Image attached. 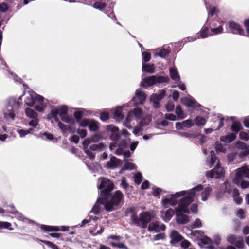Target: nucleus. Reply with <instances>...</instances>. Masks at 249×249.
Wrapping results in <instances>:
<instances>
[{"label": "nucleus", "mask_w": 249, "mask_h": 249, "mask_svg": "<svg viewBox=\"0 0 249 249\" xmlns=\"http://www.w3.org/2000/svg\"><path fill=\"white\" fill-rule=\"evenodd\" d=\"M203 189V186L199 184L188 190H183L168 195L166 197L162 199V206L167 209L169 205L174 207L178 204L175 208L176 221L179 224H186L189 222V218L183 213H196L197 204L193 203L190 207L189 206L194 201L196 192L201 191Z\"/></svg>", "instance_id": "f257e3e1"}, {"label": "nucleus", "mask_w": 249, "mask_h": 249, "mask_svg": "<svg viewBox=\"0 0 249 249\" xmlns=\"http://www.w3.org/2000/svg\"><path fill=\"white\" fill-rule=\"evenodd\" d=\"M22 96H20L18 101L14 97H10L6 100L5 107L3 110V117L6 120H14L15 111L18 109L20 105L19 100H22Z\"/></svg>", "instance_id": "f03ea898"}, {"label": "nucleus", "mask_w": 249, "mask_h": 249, "mask_svg": "<svg viewBox=\"0 0 249 249\" xmlns=\"http://www.w3.org/2000/svg\"><path fill=\"white\" fill-rule=\"evenodd\" d=\"M130 219L133 224L142 228L147 227L148 224L154 217L153 213L151 212H143L138 217L132 208L130 209Z\"/></svg>", "instance_id": "7ed1b4c3"}, {"label": "nucleus", "mask_w": 249, "mask_h": 249, "mask_svg": "<svg viewBox=\"0 0 249 249\" xmlns=\"http://www.w3.org/2000/svg\"><path fill=\"white\" fill-rule=\"evenodd\" d=\"M211 158L210 161L208 163V165L210 168H212L214 166L215 167L211 171L206 173V176L208 178H219L223 176L224 174L223 169L220 167L219 160L217 158L213 150L210 152Z\"/></svg>", "instance_id": "20e7f679"}, {"label": "nucleus", "mask_w": 249, "mask_h": 249, "mask_svg": "<svg viewBox=\"0 0 249 249\" xmlns=\"http://www.w3.org/2000/svg\"><path fill=\"white\" fill-rule=\"evenodd\" d=\"M123 199V194L119 190L116 191L105 199V209L108 212L117 209Z\"/></svg>", "instance_id": "39448f33"}, {"label": "nucleus", "mask_w": 249, "mask_h": 249, "mask_svg": "<svg viewBox=\"0 0 249 249\" xmlns=\"http://www.w3.org/2000/svg\"><path fill=\"white\" fill-rule=\"evenodd\" d=\"M82 146L86 154L91 160H93L95 156L94 151H101L106 147V144L103 142L90 144V141L89 138L84 140Z\"/></svg>", "instance_id": "423d86ee"}, {"label": "nucleus", "mask_w": 249, "mask_h": 249, "mask_svg": "<svg viewBox=\"0 0 249 249\" xmlns=\"http://www.w3.org/2000/svg\"><path fill=\"white\" fill-rule=\"evenodd\" d=\"M244 178H249V167L248 166H243L236 169L233 180L235 184L240 185L242 188L245 189L249 186V182L243 180Z\"/></svg>", "instance_id": "0eeeda50"}, {"label": "nucleus", "mask_w": 249, "mask_h": 249, "mask_svg": "<svg viewBox=\"0 0 249 249\" xmlns=\"http://www.w3.org/2000/svg\"><path fill=\"white\" fill-rule=\"evenodd\" d=\"M99 181L100 184L98 188L101 190V195L105 197L113 189L114 185L111 181L106 178H100Z\"/></svg>", "instance_id": "6e6552de"}, {"label": "nucleus", "mask_w": 249, "mask_h": 249, "mask_svg": "<svg viewBox=\"0 0 249 249\" xmlns=\"http://www.w3.org/2000/svg\"><path fill=\"white\" fill-rule=\"evenodd\" d=\"M117 145V148L115 150V154L117 155H122L124 151L128 148L127 140L125 138H122L117 142L110 143L109 148L110 150H114Z\"/></svg>", "instance_id": "1a4fd4ad"}, {"label": "nucleus", "mask_w": 249, "mask_h": 249, "mask_svg": "<svg viewBox=\"0 0 249 249\" xmlns=\"http://www.w3.org/2000/svg\"><path fill=\"white\" fill-rule=\"evenodd\" d=\"M146 98L145 93L139 89H137L135 92V97H134L131 101L127 104L123 105V107H129L133 104L135 106H137L138 104L142 105Z\"/></svg>", "instance_id": "9d476101"}, {"label": "nucleus", "mask_w": 249, "mask_h": 249, "mask_svg": "<svg viewBox=\"0 0 249 249\" xmlns=\"http://www.w3.org/2000/svg\"><path fill=\"white\" fill-rule=\"evenodd\" d=\"M58 108L59 110V116L63 121L71 125H74L75 124V121L74 119L70 117L67 114L68 108L67 106L63 105Z\"/></svg>", "instance_id": "9b49d317"}, {"label": "nucleus", "mask_w": 249, "mask_h": 249, "mask_svg": "<svg viewBox=\"0 0 249 249\" xmlns=\"http://www.w3.org/2000/svg\"><path fill=\"white\" fill-rule=\"evenodd\" d=\"M107 130L108 131H110V139L114 142H117L122 138L120 135V132L118 127L112 125H109L107 126Z\"/></svg>", "instance_id": "f8f14e48"}, {"label": "nucleus", "mask_w": 249, "mask_h": 249, "mask_svg": "<svg viewBox=\"0 0 249 249\" xmlns=\"http://www.w3.org/2000/svg\"><path fill=\"white\" fill-rule=\"evenodd\" d=\"M165 225L163 224L160 223L158 221L149 223L148 226V230L151 232H159L160 231H165Z\"/></svg>", "instance_id": "ddd939ff"}, {"label": "nucleus", "mask_w": 249, "mask_h": 249, "mask_svg": "<svg viewBox=\"0 0 249 249\" xmlns=\"http://www.w3.org/2000/svg\"><path fill=\"white\" fill-rule=\"evenodd\" d=\"M181 101L182 103L186 107H190L194 109H197L200 107V105L191 96L182 98Z\"/></svg>", "instance_id": "4468645a"}, {"label": "nucleus", "mask_w": 249, "mask_h": 249, "mask_svg": "<svg viewBox=\"0 0 249 249\" xmlns=\"http://www.w3.org/2000/svg\"><path fill=\"white\" fill-rule=\"evenodd\" d=\"M229 26L230 30L233 34H238L240 35H243L244 33V30L238 23L231 21L229 22Z\"/></svg>", "instance_id": "2eb2a0df"}, {"label": "nucleus", "mask_w": 249, "mask_h": 249, "mask_svg": "<svg viewBox=\"0 0 249 249\" xmlns=\"http://www.w3.org/2000/svg\"><path fill=\"white\" fill-rule=\"evenodd\" d=\"M194 121L191 119H187L182 122L176 123V128L177 130H184L185 128H190L194 125Z\"/></svg>", "instance_id": "dca6fc26"}, {"label": "nucleus", "mask_w": 249, "mask_h": 249, "mask_svg": "<svg viewBox=\"0 0 249 249\" xmlns=\"http://www.w3.org/2000/svg\"><path fill=\"white\" fill-rule=\"evenodd\" d=\"M142 109L140 108H134L133 110V112L130 111L128 112L127 117L125 120V123L126 125H128L130 124V117L132 116V114H134L135 116L138 118L140 119L142 117Z\"/></svg>", "instance_id": "f3484780"}, {"label": "nucleus", "mask_w": 249, "mask_h": 249, "mask_svg": "<svg viewBox=\"0 0 249 249\" xmlns=\"http://www.w3.org/2000/svg\"><path fill=\"white\" fill-rule=\"evenodd\" d=\"M105 198L104 197H99L97 200L96 203L93 206L90 213L95 215H97L100 213L101 210V205H104L105 206Z\"/></svg>", "instance_id": "a211bd4d"}, {"label": "nucleus", "mask_w": 249, "mask_h": 249, "mask_svg": "<svg viewBox=\"0 0 249 249\" xmlns=\"http://www.w3.org/2000/svg\"><path fill=\"white\" fill-rule=\"evenodd\" d=\"M122 163L120 160L115 156H111L110 160L107 162L106 167L108 169H114L119 166Z\"/></svg>", "instance_id": "6ab92c4d"}, {"label": "nucleus", "mask_w": 249, "mask_h": 249, "mask_svg": "<svg viewBox=\"0 0 249 249\" xmlns=\"http://www.w3.org/2000/svg\"><path fill=\"white\" fill-rule=\"evenodd\" d=\"M90 113L89 111L84 108H79L75 109V111L73 113V116L78 122L81 120L83 116H88Z\"/></svg>", "instance_id": "aec40b11"}, {"label": "nucleus", "mask_w": 249, "mask_h": 249, "mask_svg": "<svg viewBox=\"0 0 249 249\" xmlns=\"http://www.w3.org/2000/svg\"><path fill=\"white\" fill-rule=\"evenodd\" d=\"M175 213V210L169 208L165 212H161V216L162 220L165 222H169Z\"/></svg>", "instance_id": "412c9836"}, {"label": "nucleus", "mask_w": 249, "mask_h": 249, "mask_svg": "<svg viewBox=\"0 0 249 249\" xmlns=\"http://www.w3.org/2000/svg\"><path fill=\"white\" fill-rule=\"evenodd\" d=\"M170 243L175 244L181 241L183 237L176 231L172 230L170 234Z\"/></svg>", "instance_id": "4be33fe9"}, {"label": "nucleus", "mask_w": 249, "mask_h": 249, "mask_svg": "<svg viewBox=\"0 0 249 249\" xmlns=\"http://www.w3.org/2000/svg\"><path fill=\"white\" fill-rule=\"evenodd\" d=\"M154 84H156L155 75L143 78L141 83V85L143 88H145L146 86H152Z\"/></svg>", "instance_id": "5701e85b"}, {"label": "nucleus", "mask_w": 249, "mask_h": 249, "mask_svg": "<svg viewBox=\"0 0 249 249\" xmlns=\"http://www.w3.org/2000/svg\"><path fill=\"white\" fill-rule=\"evenodd\" d=\"M35 93H24L23 96H24V102L28 106H32L35 104L34 96Z\"/></svg>", "instance_id": "b1692460"}, {"label": "nucleus", "mask_w": 249, "mask_h": 249, "mask_svg": "<svg viewBox=\"0 0 249 249\" xmlns=\"http://www.w3.org/2000/svg\"><path fill=\"white\" fill-rule=\"evenodd\" d=\"M169 73L171 78L174 81L175 83H179L180 78V75L176 68L170 67Z\"/></svg>", "instance_id": "393cba45"}, {"label": "nucleus", "mask_w": 249, "mask_h": 249, "mask_svg": "<svg viewBox=\"0 0 249 249\" xmlns=\"http://www.w3.org/2000/svg\"><path fill=\"white\" fill-rule=\"evenodd\" d=\"M236 138V134L233 133H229L225 136H221L220 140L226 143H228L234 141Z\"/></svg>", "instance_id": "a878e982"}, {"label": "nucleus", "mask_w": 249, "mask_h": 249, "mask_svg": "<svg viewBox=\"0 0 249 249\" xmlns=\"http://www.w3.org/2000/svg\"><path fill=\"white\" fill-rule=\"evenodd\" d=\"M211 36V33L209 32L208 27L204 26L200 30V32L197 34V38H205Z\"/></svg>", "instance_id": "bb28decb"}, {"label": "nucleus", "mask_w": 249, "mask_h": 249, "mask_svg": "<svg viewBox=\"0 0 249 249\" xmlns=\"http://www.w3.org/2000/svg\"><path fill=\"white\" fill-rule=\"evenodd\" d=\"M59 115V110L57 107H54L51 109L50 113L47 115V119L51 120L52 119H54L56 122L59 121L58 117Z\"/></svg>", "instance_id": "cd10ccee"}, {"label": "nucleus", "mask_w": 249, "mask_h": 249, "mask_svg": "<svg viewBox=\"0 0 249 249\" xmlns=\"http://www.w3.org/2000/svg\"><path fill=\"white\" fill-rule=\"evenodd\" d=\"M142 71L144 72L153 73L154 72L155 68L153 64H145L142 62Z\"/></svg>", "instance_id": "c85d7f7f"}, {"label": "nucleus", "mask_w": 249, "mask_h": 249, "mask_svg": "<svg viewBox=\"0 0 249 249\" xmlns=\"http://www.w3.org/2000/svg\"><path fill=\"white\" fill-rule=\"evenodd\" d=\"M88 127L90 131L95 132L97 131L99 128L98 122L93 119L90 120Z\"/></svg>", "instance_id": "c756f323"}, {"label": "nucleus", "mask_w": 249, "mask_h": 249, "mask_svg": "<svg viewBox=\"0 0 249 249\" xmlns=\"http://www.w3.org/2000/svg\"><path fill=\"white\" fill-rule=\"evenodd\" d=\"M40 228L44 231H60L58 226L41 225Z\"/></svg>", "instance_id": "7c9ffc66"}, {"label": "nucleus", "mask_w": 249, "mask_h": 249, "mask_svg": "<svg viewBox=\"0 0 249 249\" xmlns=\"http://www.w3.org/2000/svg\"><path fill=\"white\" fill-rule=\"evenodd\" d=\"M170 81V78L168 76L155 75V83H168Z\"/></svg>", "instance_id": "2f4dec72"}, {"label": "nucleus", "mask_w": 249, "mask_h": 249, "mask_svg": "<svg viewBox=\"0 0 249 249\" xmlns=\"http://www.w3.org/2000/svg\"><path fill=\"white\" fill-rule=\"evenodd\" d=\"M242 129L241 123L239 122L236 121L232 123L231 126V130L233 133L236 135Z\"/></svg>", "instance_id": "473e14b6"}, {"label": "nucleus", "mask_w": 249, "mask_h": 249, "mask_svg": "<svg viewBox=\"0 0 249 249\" xmlns=\"http://www.w3.org/2000/svg\"><path fill=\"white\" fill-rule=\"evenodd\" d=\"M200 243L203 246H206V247L209 249H212L213 248L212 240L210 238L207 236H203L201 238L200 240Z\"/></svg>", "instance_id": "72a5a7b5"}, {"label": "nucleus", "mask_w": 249, "mask_h": 249, "mask_svg": "<svg viewBox=\"0 0 249 249\" xmlns=\"http://www.w3.org/2000/svg\"><path fill=\"white\" fill-rule=\"evenodd\" d=\"M122 107H124L123 105L122 107H118L116 108L113 114V117L115 119L119 120L123 119L124 115L122 113Z\"/></svg>", "instance_id": "f704fd0d"}, {"label": "nucleus", "mask_w": 249, "mask_h": 249, "mask_svg": "<svg viewBox=\"0 0 249 249\" xmlns=\"http://www.w3.org/2000/svg\"><path fill=\"white\" fill-rule=\"evenodd\" d=\"M176 133L182 137H185L189 140L193 141L196 138V135L193 133H190L188 132H176Z\"/></svg>", "instance_id": "c9c22d12"}, {"label": "nucleus", "mask_w": 249, "mask_h": 249, "mask_svg": "<svg viewBox=\"0 0 249 249\" xmlns=\"http://www.w3.org/2000/svg\"><path fill=\"white\" fill-rule=\"evenodd\" d=\"M212 189L210 187L208 186L206 187L204 191L201 193V200L203 201H205L208 199L209 195L211 194Z\"/></svg>", "instance_id": "e433bc0d"}, {"label": "nucleus", "mask_w": 249, "mask_h": 249, "mask_svg": "<svg viewBox=\"0 0 249 249\" xmlns=\"http://www.w3.org/2000/svg\"><path fill=\"white\" fill-rule=\"evenodd\" d=\"M26 115L30 118H35L38 117L37 113L33 109L30 108H26L25 110Z\"/></svg>", "instance_id": "4c0bfd02"}, {"label": "nucleus", "mask_w": 249, "mask_h": 249, "mask_svg": "<svg viewBox=\"0 0 249 249\" xmlns=\"http://www.w3.org/2000/svg\"><path fill=\"white\" fill-rule=\"evenodd\" d=\"M158 53H156V54L162 58H165L166 56L170 53V50L169 49H166L164 48L159 49Z\"/></svg>", "instance_id": "58836bf2"}, {"label": "nucleus", "mask_w": 249, "mask_h": 249, "mask_svg": "<svg viewBox=\"0 0 249 249\" xmlns=\"http://www.w3.org/2000/svg\"><path fill=\"white\" fill-rule=\"evenodd\" d=\"M17 131L19 134V136L21 138H23L29 134H32L34 131V129L32 128H30L27 130L18 129Z\"/></svg>", "instance_id": "ea45409f"}, {"label": "nucleus", "mask_w": 249, "mask_h": 249, "mask_svg": "<svg viewBox=\"0 0 249 249\" xmlns=\"http://www.w3.org/2000/svg\"><path fill=\"white\" fill-rule=\"evenodd\" d=\"M193 121L194 123L195 122V124L198 126H203L206 123V120L205 119L200 116L196 117Z\"/></svg>", "instance_id": "a19ab883"}, {"label": "nucleus", "mask_w": 249, "mask_h": 249, "mask_svg": "<svg viewBox=\"0 0 249 249\" xmlns=\"http://www.w3.org/2000/svg\"><path fill=\"white\" fill-rule=\"evenodd\" d=\"M160 100L156 98V95H151L150 97V102L152 103L155 108H159L160 107V104L159 102Z\"/></svg>", "instance_id": "79ce46f5"}, {"label": "nucleus", "mask_w": 249, "mask_h": 249, "mask_svg": "<svg viewBox=\"0 0 249 249\" xmlns=\"http://www.w3.org/2000/svg\"><path fill=\"white\" fill-rule=\"evenodd\" d=\"M175 113L180 119L185 118L184 112L182 111L180 105H177L176 107Z\"/></svg>", "instance_id": "37998d69"}, {"label": "nucleus", "mask_w": 249, "mask_h": 249, "mask_svg": "<svg viewBox=\"0 0 249 249\" xmlns=\"http://www.w3.org/2000/svg\"><path fill=\"white\" fill-rule=\"evenodd\" d=\"M211 36L221 34L222 33H223V27L222 25H220L217 28H212L211 29Z\"/></svg>", "instance_id": "c03bdc74"}, {"label": "nucleus", "mask_w": 249, "mask_h": 249, "mask_svg": "<svg viewBox=\"0 0 249 249\" xmlns=\"http://www.w3.org/2000/svg\"><path fill=\"white\" fill-rule=\"evenodd\" d=\"M215 149L217 153H225L226 151L225 148L223 147V145L219 142H215Z\"/></svg>", "instance_id": "a18cd8bd"}, {"label": "nucleus", "mask_w": 249, "mask_h": 249, "mask_svg": "<svg viewBox=\"0 0 249 249\" xmlns=\"http://www.w3.org/2000/svg\"><path fill=\"white\" fill-rule=\"evenodd\" d=\"M10 213L14 214L15 217L19 220L24 221L25 219L24 216L20 213L17 211L13 210L11 211Z\"/></svg>", "instance_id": "49530a36"}, {"label": "nucleus", "mask_w": 249, "mask_h": 249, "mask_svg": "<svg viewBox=\"0 0 249 249\" xmlns=\"http://www.w3.org/2000/svg\"><path fill=\"white\" fill-rule=\"evenodd\" d=\"M124 161H125V164L121 170L120 172L124 170H132L135 168L134 164L130 162H126L125 159Z\"/></svg>", "instance_id": "de8ad7c7"}, {"label": "nucleus", "mask_w": 249, "mask_h": 249, "mask_svg": "<svg viewBox=\"0 0 249 249\" xmlns=\"http://www.w3.org/2000/svg\"><path fill=\"white\" fill-rule=\"evenodd\" d=\"M58 123V126L62 130L63 133H67L69 129L68 125L62 123L60 121L57 122Z\"/></svg>", "instance_id": "09e8293b"}, {"label": "nucleus", "mask_w": 249, "mask_h": 249, "mask_svg": "<svg viewBox=\"0 0 249 249\" xmlns=\"http://www.w3.org/2000/svg\"><path fill=\"white\" fill-rule=\"evenodd\" d=\"M142 61L144 63L149 61L151 59V56L150 53L143 51L142 52Z\"/></svg>", "instance_id": "8fccbe9b"}, {"label": "nucleus", "mask_w": 249, "mask_h": 249, "mask_svg": "<svg viewBox=\"0 0 249 249\" xmlns=\"http://www.w3.org/2000/svg\"><path fill=\"white\" fill-rule=\"evenodd\" d=\"M106 5V4L105 3L96 2L93 4V7L95 9L103 11L105 9Z\"/></svg>", "instance_id": "3c124183"}, {"label": "nucleus", "mask_w": 249, "mask_h": 249, "mask_svg": "<svg viewBox=\"0 0 249 249\" xmlns=\"http://www.w3.org/2000/svg\"><path fill=\"white\" fill-rule=\"evenodd\" d=\"M11 224L9 222L0 221V229H7L9 230L12 231L13 229L11 227Z\"/></svg>", "instance_id": "603ef678"}, {"label": "nucleus", "mask_w": 249, "mask_h": 249, "mask_svg": "<svg viewBox=\"0 0 249 249\" xmlns=\"http://www.w3.org/2000/svg\"><path fill=\"white\" fill-rule=\"evenodd\" d=\"M102 136L100 134H94L92 135L89 140L90 141V143L98 142L102 139Z\"/></svg>", "instance_id": "864d4df0"}, {"label": "nucleus", "mask_w": 249, "mask_h": 249, "mask_svg": "<svg viewBox=\"0 0 249 249\" xmlns=\"http://www.w3.org/2000/svg\"><path fill=\"white\" fill-rule=\"evenodd\" d=\"M239 237L235 235H230L227 238V241L231 244H235Z\"/></svg>", "instance_id": "5fc2aeb1"}, {"label": "nucleus", "mask_w": 249, "mask_h": 249, "mask_svg": "<svg viewBox=\"0 0 249 249\" xmlns=\"http://www.w3.org/2000/svg\"><path fill=\"white\" fill-rule=\"evenodd\" d=\"M90 120H89V119H87V118H84L82 120H81V119L80 120V121H78V122H79V126L83 127L89 126Z\"/></svg>", "instance_id": "6e6d98bb"}, {"label": "nucleus", "mask_w": 249, "mask_h": 249, "mask_svg": "<svg viewBox=\"0 0 249 249\" xmlns=\"http://www.w3.org/2000/svg\"><path fill=\"white\" fill-rule=\"evenodd\" d=\"M151 120L149 118H144L139 123V127H142L149 125Z\"/></svg>", "instance_id": "4d7b16f0"}, {"label": "nucleus", "mask_w": 249, "mask_h": 249, "mask_svg": "<svg viewBox=\"0 0 249 249\" xmlns=\"http://www.w3.org/2000/svg\"><path fill=\"white\" fill-rule=\"evenodd\" d=\"M142 175L141 173H136L134 176V181L137 184H140L142 181Z\"/></svg>", "instance_id": "13d9d810"}, {"label": "nucleus", "mask_w": 249, "mask_h": 249, "mask_svg": "<svg viewBox=\"0 0 249 249\" xmlns=\"http://www.w3.org/2000/svg\"><path fill=\"white\" fill-rule=\"evenodd\" d=\"M166 90L165 89H161L159 91L157 94H153L152 95H156V98L158 99L161 100L165 95Z\"/></svg>", "instance_id": "bf43d9fd"}, {"label": "nucleus", "mask_w": 249, "mask_h": 249, "mask_svg": "<svg viewBox=\"0 0 249 249\" xmlns=\"http://www.w3.org/2000/svg\"><path fill=\"white\" fill-rule=\"evenodd\" d=\"M35 104L37 102L39 104L43 105L44 98L43 97L40 95L36 94L35 93L34 96Z\"/></svg>", "instance_id": "052dcab7"}, {"label": "nucleus", "mask_w": 249, "mask_h": 249, "mask_svg": "<svg viewBox=\"0 0 249 249\" xmlns=\"http://www.w3.org/2000/svg\"><path fill=\"white\" fill-rule=\"evenodd\" d=\"M238 153L237 152H233L231 153L228 155V160L229 162L234 161L235 159L237 157Z\"/></svg>", "instance_id": "680f3d73"}, {"label": "nucleus", "mask_w": 249, "mask_h": 249, "mask_svg": "<svg viewBox=\"0 0 249 249\" xmlns=\"http://www.w3.org/2000/svg\"><path fill=\"white\" fill-rule=\"evenodd\" d=\"M41 241L44 243L48 247L51 248L52 249H59L58 247L53 242L46 240H41Z\"/></svg>", "instance_id": "e2e57ef3"}, {"label": "nucleus", "mask_w": 249, "mask_h": 249, "mask_svg": "<svg viewBox=\"0 0 249 249\" xmlns=\"http://www.w3.org/2000/svg\"><path fill=\"white\" fill-rule=\"evenodd\" d=\"M234 244L237 248L243 249L244 247V242L243 238L239 237Z\"/></svg>", "instance_id": "0e129e2a"}, {"label": "nucleus", "mask_w": 249, "mask_h": 249, "mask_svg": "<svg viewBox=\"0 0 249 249\" xmlns=\"http://www.w3.org/2000/svg\"><path fill=\"white\" fill-rule=\"evenodd\" d=\"M111 245L113 247H116L119 249H128V248L123 243H116L115 242H112Z\"/></svg>", "instance_id": "69168bd1"}, {"label": "nucleus", "mask_w": 249, "mask_h": 249, "mask_svg": "<svg viewBox=\"0 0 249 249\" xmlns=\"http://www.w3.org/2000/svg\"><path fill=\"white\" fill-rule=\"evenodd\" d=\"M174 106V103L171 101H169L165 106V108L167 111L170 112L173 110Z\"/></svg>", "instance_id": "338daca9"}, {"label": "nucleus", "mask_w": 249, "mask_h": 249, "mask_svg": "<svg viewBox=\"0 0 249 249\" xmlns=\"http://www.w3.org/2000/svg\"><path fill=\"white\" fill-rule=\"evenodd\" d=\"M38 124V118H33L29 122V125L32 127L36 128Z\"/></svg>", "instance_id": "774afa93"}]
</instances>
